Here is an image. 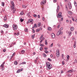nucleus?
<instances>
[{
  "label": "nucleus",
  "mask_w": 77,
  "mask_h": 77,
  "mask_svg": "<svg viewBox=\"0 0 77 77\" xmlns=\"http://www.w3.org/2000/svg\"><path fill=\"white\" fill-rule=\"evenodd\" d=\"M46 65L47 69L48 70H50L51 69L53 68L52 65L49 62H47L46 63Z\"/></svg>",
  "instance_id": "1"
},
{
  "label": "nucleus",
  "mask_w": 77,
  "mask_h": 77,
  "mask_svg": "<svg viewBox=\"0 0 77 77\" xmlns=\"http://www.w3.org/2000/svg\"><path fill=\"white\" fill-rule=\"evenodd\" d=\"M62 30H63V27L61 28L59 30L58 32L57 33V35H62V34L63 33V32H61V31H62Z\"/></svg>",
  "instance_id": "2"
},
{
  "label": "nucleus",
  "mask_w": 77,
  "mask_h": 77,
  "mask_svg": "<svg viewBox=\"0 0 77 77\" xmlns=\"http://www.w3.org/2000/svg\"><path fill=\"white\" fill-rule=\"evenodd\" d=\"M11 3L12 5L11 6V8H12V10H14V9H15V4H14V2L13 1L11 2Z\"/></svg>",
  "instance_id": "3"
},
{
  "label": "nucleus",
  "mask_w": 77,
  "mask_h": 77,
  "mask_svg": "<svg viewBox=\"0 0 77 77\" xmlns=\"http://www.w3.org/2000/svg\"><path fill=\"white\" fill-rule=\"evenodd\" d=\"M13 28L14 30H16L17 29V25L13 24Z\"/></svg>",
  "instance_id": "4"
},
{
  "label": "nucleus",
  "mask_w": 77,
  "mask_h": 77,
  "mask_svg": "<svg viewBox=\"0 0 77 77\" xmlns=\"http://www.w3.org/2000/svg\"><path fill=\"white\" fill-rule=\"evenodd\" d=\"M61 15H62V13L60 12L57 15V17L58 18L62 17V16H61Z\"/></svg>",
  "instance_id": "5"
},
{
  "label": "nucleus",
  "mask_w": 77,
  "mask_h": 77,
  "mask_svg": "<svg viewBox=\"0 0 77 77\" xmlns=\"http://www.w3.org/2000/svg\"><path fill=\"white\" fill-rule=\"evenodd\" d=\"M56 54L57 57H59L60 55V53L59 51V50H58V51H57V52H56Z\"/></svg>",
  "instance_id": "6"
},
{
  "label": "nucleus",
  "mask_w": 77,
  "mask_h": 77,
  "mask_svg": "<svg viewBox=\"0 0 77 77\" xmlns=\"http://www.w3.org/2000/svg\"><path fill=\"white\" fill-rule=\"evenodd\" d=\"M46 3V0H43V2H41V5L43 4V5H45Z\"/></svg>",
  "instance_id": "7"
},
{
  "label": "nucleus",
  "mask_w": 77,
  "mask_h": 77,
  "mask_svg": "<svg viewBox=\"0 0 77 77\" xmlns=\"http://www.w3.org/2000/svg\"><path fill=\"white\" fill-rule=\"evenodd\" d=\"M3 26L4 27H5L6 28H8V27H9V25L6 24H4Z\"/></svg>",
  "instance_id": "8"
},
{
  "label": "nucleus",
  "mask_w": 77,
  "mask_h": 77,
  "mask_svg": "<svg viewBox=\"0 0 77 77\" xmlns=\"http://www.w3.org/2000/svg\"><path fill=\"white\" fill-rule=\"evenodd\" d=\"M69 9H71L72 8V6L71 5V3H70L69 4Z\"/></svg>",
  "instance_id": "9"
},
{
  "label": "nucleus",
  "mask_w": 77,
  "mask_h": 77,
  "mask_svg": "<svg viewBox=\"0 0 77 77\" xmlns=\"http://www.w3.org/2000/svg\"><path fill=\"white\" fill-rule=\"evenodd\" d=\"M51 36H52V38H54L55 37V35H54V33H52Z\"/></svg>",
  "instance_id": "10"
},
{
  "label": "nucleus",
  "mask_w": 77,
  "mask_h": 77,
  "mask_svg": "<svg viewBox=\"0 0 77 77\" xmlns=\"http://www.w3.org/2000/svg\"><path fill=\"white\" fill-rule=\"evenodd\" d=\"M33 20L32 19H29L28 20L29 23H32V22H33Z\"/></svg>",
  "instance_id": "11"
},
{
  "label": "nucleus",
  "mask_w": 77,
  "mask_h": 77,
  "mask_svg": "<svg viewBox=\"0 0 77 77\" xmlns=\"http://www.w3.org/2000/svg\"><path fill=\"white\" fill-rule=\"evenodd\" d=\"M60 8L59 6L58 5L57 7V9L56 10L57 12H58V10H59Z\"/></svg>",
  "instance_id": "12"
},
{
  "label": "nucleus",
  "mask_w": 77,
  "mask_h": 77,
  "mask_svg": "<svg viewBox=\"0 0 77 77\" xmlns=\"http://www.w3.org/2000/svg\"><path fill=\"white\" fill-rule=\"evenodd\" d=\"M41 22H39L38 23V27H40L41 26Z\"/></svg>",
  "instance_id": "13"
},
{
  "label": "nucleus",
  "mask_w": 77,
  "mask_h": 77,
  "mask_svg": "<svg viewBox=\"0 0 77 77\" xmlns=\"http://www.w3.org/2000/svg\"><path fill=\"white\" fill-rule=\"evenodd\" d=\"M73 71V70L72 69H71V70H69L68 71H67V72H72Z\"/></svg>",
  "instance_id": "14"
},
{
  "label": "nucleus",
  "mask_w": 77,
  "mask_h": 77,
  "mask_svg": "<svg viewBox=\"0 0 77 77\" xmlns=\"http://www.w3.org/2000/svg\"><path fill=\"white\" fill-rule=\"evenodd\" d=\"M4 21H6L7 20V17L6 16L4 17Z\"/></svg>",
  "instance_id": "15"
},
{
  "label": "nucleus",
  "mask_w": 77,
  "mask_h": 77,
  "mask_svg": "<svg viewBox=\"0 0 77 77\" xmlns=\"http://www.w3.org/2000/svg\"><path fill=\"white\" fill-rule=\"evenodd\" d=\"M74 28L73 27H72L70 28L71 31H73V30H74Z\"/></svg>",
  "instance_id": "16"
},
{
  "label": "nucleus",
  "mask_w": 77,
  "mask_h": 77,
  "mask_svg": "<svg viewBox=\"0 0 77 77\" xmlns=\"http://www.w3.org/2000/svg\"><path fill=\"white\" fill-rule=\"evenodd\" d=\"M48 30H49V31H50V30H51V28L50 27H48Z\"/></svg>",
  "instance_id": "17"
},
{
  "label": "nucleus",
  "mask_w": 77,
  "mask_h": 77,
  "mask_svg": "<svg viewBox=\"0 0 77 77\" xmlns=\"http://www.w3.org/2000/svg\"><path fill=\"white\" fill-rule=\"evenodd\" d=\"M25 51L24 50H22L21 51V53H22V54H24V53H25Z\"/></svg>",
  "instance_id": "18"
},
{
  "label": "nucleus",
  "mask_w": 77,
  "mask_h": 77,
  "mask_svg": "<svg viewBox=\"0 0 77 77\" xmlns=\"http://www.w3.org/2000/svg\"><path fill=\"white\" fill-rule=\"evenodd\" d=\"M34 27H35V28L37 27V25L36 23H35L34 25Z\"/></svg>",
  "instance_id": "19"
},
{
  "label": "nucleus",
  "mask_w": 77,
  "mask_h": 77,
  "mask_svg": "<svg viewBox=\"0 0 77 77\" xmlns=\"http://www.w3.org/2000/svg\"><path fill=\"white\" fill-rule=\"evenodd\" d=\"M66 57H67V60H68L69 59V55H67L66 56Z\"/></svg>",
  "instance_id": "20"
},
{
  "label": "nucleus",
  "mask_w": 77,
  "mask_h": 77,
  "mask_svg": "<svg viewBox=\"0 0 77 77\" xmlns=\"http://www.w3.org/2000/svg\"><path fill=\"white\" fill-rule=\"evenodd\" d=\"M22 7L23 8H26V7H27V6H26V5H23V6H22Z\"/></svg>",
  "instance_id": "21"
},
{
  "label": "nucleus",
  "mask_w": 77,
  "mask_h": 77,
  "mask_svg": "<svg viewBox=\"0 0 77 77\" xmlns=\"http://www.w3.org/2000/svg\"><path fill=\"white\" fill-rule=\"evenodd\" d=\"M72 34V32H69V36H71V35Z\"/></svg>",
  "instance_id": "22"
},
{
  "label": "nucleus",
  "mask_w": 77,
  "mask_h": 77,
  "mask_svg": "<svg viewBox=\"0 0 77 77\" xmlns=\"http://www.w3.org/2000/svg\"><path fill=\"white\" fill-rule=\"evenodd\" d=\"M23 14H24V13L23 12V11H22L20 13V14L21 15H23Z\"/></svg>",
  "instance_id": "23"
},
{
  "label": "nucleus",
  "mask_w": 77,
  "mask_h": 77,
  "mask_svg": "<svg viewBox=\"0 0 77 77\" xmlns=\"http://www.w3.org/2000/svg\"><path fill=\"white\" fill-rule=\"evenodd\" d=\"M20 71H21L20 70V69H19L17 70V73H18V72H20Z\"/></svg>",
  "instance_id": "24"
},
{
  "label": "nucleus",
  "mask_w": 77,
  "mask_h": 77,
  "mask_svg": "<svg viewBox=\"0 0 77 77\" xmlns=\"http://www.w3.org/2000/svg\"><path fill=\"white\" fill-rule=\"evenodd\" d=\"M43 55L44 56V57H47V55L45 54H43Z\"/></svg>",
  "instance_id": "25"
},
{
  "label": "nucleus",
  "mask_w": 77,
  "mask_h": 77,
  "mask_svg": "<svg viewBox=\"0 0 77 77\" xmlns=\"http://www.w3.org/2000/svg\"><path fill=\"white\" fill-rule=\"evenodd\" d=\"M14 64H15V65H17V64H18V63L17 62V61H16L15 62H14Z\"/></svg>",
  "instance_id": "26"
},
{
  "label": "nucleus",
  "mask_w": 77,
  "mask_h": 77,
  "mask_svg": "<svg viewBox=\"0 0 77 77\" xmlns=\"http://www.w3.org/2000/svg\"><path fill=\"white\" fill-rule=\"evenodd\" d=\"M30 12H29L28 14V16L29 17H30Z\"/></svg>",
  "instance_id": "27"
},
{
  "label": "nucleus",
  "mask_w": 77,
  "mask_h": 77,
  "mask_svg": "<svg viewBox=\"0 0 77 77\" xmlns=\"http://www.w3.org/2000/svg\"><path fill=\"white\" fill-rule=\"evenodd\" d=\"M24 31H25V32H28V29H24Z\"/></svg>",
  "instance_id": "28"
},
{
  "label": "nucleus",
  "mask_w": 77,
  "mask_h": 77,
  "mask_svg": "<svg viewBox=\"0 0 77 77\" xmlns=\"http://www.w3.org/2000/svg\"><path fill=\"white\" fill-rule=\"evenodd\" d=\"M74 4L75 6H77V3H76V2H75V1L74 2Z\"/></svg>",
  "instance_id": "29"
},
{
  "label": "nucleus",
  "mask_w": 77,
  "mask_h": 77,
  "mask_svg": "<svg viewBox=\"0 0 77 77\" xmlns=\"http://www.w3.org/2000/svg\"><path fill=\"white\" fill-rule=\"evenodd\" d=\"M45 45H47V44H48L47 41V40H45Z\"/></svg>",
  "instance_id": "30"
},
{
  "label": "nucleus",
  "mask_w": 77,
  "mask_h": 77,
  "mask_svg": "<svg viewBox=\"0 0 77 77\" xmlns=\"http://www.w3.org/2000/svg\"><path fill=\"white\" fill-rule=\"evenodd\" d=\"M20 20L21 22H23V21H24V19H22V18H21Z\"/></svg>",
  "instance_id": "31"
},
{
  "label": "nucleus",
  "mask_w": 77,
  "mask_h": 77,
  "mask_svg": "<svg viewBox=\"0 0 77 77\" xmlns=\"http://www.w3.org/2000/svg\"><path fill=\"white\" fill-rule=\"evenodd\" d=\"M26 62H23L22 63V64H26Z\"/></svg>",
  "instance_id": "32"
},
{
  "label": "nucleus",
  "mask_w": 77,
  "mask_h": 77,
  "mask_svg": "<svg viewBox=\"0 0 77 77\" xmlns=\"http://www.w3.org/2000/svg\"><path fill=\"white\" fill-rule=\"evenodd\" d=\"M39 30H39V29H37L36 30V32H38L39 31Z\"/></svg>",
  "instance_id": "33"
},
{
  "label": "nucleus",
  "mask_w": 77,
  "mask_h": 77,
  "mask_svg": "<svg viewBox=\"0 0 77 77\" xmlns=\"http://www.w3.org/2000/svg\"><path fill=\"white\" fill-rule=\"evenodd\" d=\"M3 66H4V64L3 63H2V64L1 65V67H3Z\"/></svg>",
  "instance_id": "34"
},
{
  "label": "nucleus",
  "mask_w": 77,
  "mask_h": 77,
  "mask_svg": "<svg viewBox=\"0 0 77 77\" xmlns=\"http://www.w3.org/2000/svg\"><path fill=\"white\" fill-rule=\"evenodd\" d=\"M45 53H48V51L46 50L45 51Z\"/></svg>",
  "instance_id": "35"
},
{
  "label": "nucleus",
  "mask_w": 77,
  "mask_h": 77,
  "mask_svg": "<svg viewBox=\"0 0 77 77\" xmlns=\"http://www.w3.org/2000/svg\"><path fill=\"white\" fill-rule=\"evenodd\" d=\"M48 60H49V61H50V62L51 61V60L50 59V58H48Z\"/></svg>",
  "instance_id": "36"
},
{
  "label": "nucleus",
  "mask_w": 77,
  "mask_h": 77,
  "mask_svg": "<svg viewBox=\"0 0 77 77\" xmlns=\"http://www.w3.org/2000/svg\"><path fill=\"white\" fill-rule=\"evenodd\" d=\"M13 11V14H14L15 13V9L12 10Z\"/></svg>",
  "instance_id": "37"
},
{
  "label": "nucleus",
  "mask_w": 77,
  "mask_h": 77,
  "mask_svg": "<svg viewBox=\"0 0 77 77\" xmlns=\"http://www.w3.org/2000/svg\"><path fill=\"white\" fill-rule=\"evenodd\" d=\"M40 46H41V47H44V45L41 44H40Z\"/></svg>",
  "instance_id": "38"
},
{
  "label": "nucleus",
  "mask_w": 77,
  "mask_h": 77,
  "mask_svg": "<svg viewBox=\"0 0 77 77\" xmlns=\"http://www.w3.org/2000/svg\"><path fill=\"white\" fill-rule=\"evenodd\" d=\"M40 51H42V47H41L40 48Z\"/></svg>",
  "instance_id": "39"
},
{
  "label": "nucleus",
  "mask_w": 77,
  "mask_h": 77,
  "mask_svg": "<svg viewBox=\"0 0 77 77\" xmlns=\"http://www.w3.org/2000/svg\"><path fill=\"white\" fill-rule=\"evenodd\" d=\"M4 5H5V3H4V2H2V6H4Z\"/></svg>",
  "instance_id": "40"
},
{
  "label": "nucleus",
  "mask_w": 77,
  "mask_h": 77,
  "mask_svg": "<svg viewBox=\"0 0 77 77\" xmlns=\"http://www.w3.org/2000/svg\"><path fill=\"white\" fill-rule=\"evenodd\" d=\"M33 16L34 17H37V15H36V14H34Z\"/></svg>",
  "instance_id": "41"
},
{
  "label": "nucleus",
  "mask_w": 77,
  "mask_h": 77,
  "mask_svg": "<svg viewBox=\"0 0 77 77\" xmlns=\"http://www.w3.org/2000/svg\"><path fill=\"white\" fill-rule=\"evenodd\" d=\"M68 14H72V12H70V11H69Z\"/></svg>",
  "instance_id": "42"
},
{
  "label": "nucleus",
  "mask_w": 77,
  "mask_h": 77,
  "mask_svg": "<svg viewBox=\"0 0 77 77\" xmlns=\"http://www.w3.org/2000/svg\"><path fill=\"white\" fill-rule=\"evenodd\" d=\"M34 36H35V35H32V38L33 39V38H34Z\"/></svg>",
  "instance_id": "43"
},
{
  "label": "nucleus",
  "mask_w": 77,
  "mask_h": 77,
  "mask_svg": "<svg viewBox=\"0 0 77 77\" xmlns=\"http://www.w3.org/2000/svg\"><path fill=\"white\" fill-rule=\"evenodd\" d=\"M32 32L33 33H35V30L34 29H33L32 30Z\"/></svg>",
  "instance_id": "44"
},
{
  "label": "nucleus",
  "mask_w": 77,
  "mask_h": 77,
  "mask_svg": "<svg viewBox=\"0 0 77 77\" xmlns=\"http://www.w3.org/2000/svg\"><path fill=\"white\" fill-rule=\"evenodd\" d=\"M75 45H76V44H75V43L74 44V45L73 46V47H74V48H75Z\"/></svg>",
  "instance_id": "45"
},
{
  "label": "nucleus",
  "mask_w": 77,
  "mask_h": 77,
  "mask_svg": "<svg viewBox=\"0 0 77 77\" xmlns=\"http://www.w3.org/2000/svg\"><path fill=\"white\" fill-rule=\"evenodd\" d=\"M72 21H75V20H74V18L73 17L72 18Z\"/></svg>",
  "instance_id": "46"
},
{
  "label": "nucleus",
  "mask_w": 77,
  "mask_h": 77,
  "mask_svg": "<svg viewBox=\"0 0 77 77\" xmlns=\"http://www.w3.org/2000/svg\"><path fill=\"white\" fill-rule=\"evenodd\" d=\"M15 53L14 52V53H13V54L12 56H14V55H15Z\"/></svg>",
  "instance_id": "47"
},
{
  "label": "nucleus",
  "mask_w": 77,
  "mask_h": 77,
  "mask_svg": "<svg viewBox=\"0 0 77 77\" xmlns=\"http://www.w3.org/2000/svg\"><path fill=\"white\" fill-rule=\"evenodd\" d=\"M44 48H45V50H47L48 49V48H47L46 47H45Z\"/></svg>",
  "instance_id": "48"
},
{
  "label": "nucleus",
  "mask_w": 77,
  "mask_h": 77,
  "mask_svg": "<svg viewBox=\"0 0 77 77\" xmlns=\"http://www.w3.org/2000/svg\"><path fill=\"white\" fill-rule=\"evenodd\" d=\"M45 39V38L44 37H43L42 38V41H44Z\"/></svg>",
  "instance_id": "49"
},
{
  "label": "nucleus",
  "mask_w": 77,
  "mask_h": 77,
  "mask_svg": "<svg viewBox=\"0 0 77 77\" xmlns=\"http://www.w3.org/2000/svg\"><path fill=\"white\" fill-rule=\"evenodd\" d=\"M38 18H40V16L39 15H38Z\"/></svg>",
  "instance_id": "50"
},
{
  "label": "nucleus",
  "mask_w": 77,
  "mask_h": 77,
  "mask_svg": "<svg viewBox=\"0 0 77 77\" xmlns=\"http://www.w3.org/2000/svg\"><path fill=\"white\" fill-rule=\"evenodd\" d=\"M44 20H45L44 17H43L42 18V20H43V21H44Z\"/></svg>",
  "instance_id": "51"
},
{
  "label": "nucleus",
  "mask_w": 77,
  "mask_h": 77,
  "mask_svg": "<svg viewBox=\"0 0 77 77\" xmlns=\"http://www.w3.org/2000/svg\"><path fill=\"white\" fill-rule=\"evenodd\" d=\"M68 77H70L71 76V75L70 74H69L68 75Z\"/></svg>",
  "instance_id": "52"
},
{
  "label": "nucleus",
  "mask_w": 77,
  "mask_h": 77,
  "mask_svg": "<svg viewBox=\"0 0 77 77\" xmlns=\"http://www.w3.org/2000/svg\"><path fill=\"white\" fill-rule=\"evenodd\" d=\"M57 0H54V2L56 3V2Z\"/></svg>",
  "instance_id": "53"
},
{
  "label": "nucleus",
  "mask_w": 77,
  "mask_h": 77,
  "mask_svg": "<svg viewBox=\"0 0 77 77\" xmlns=\"http://www.w3.org/2000/svg\"><path fill=\"white\" fill-rule=\"evenodd\" d=\"M75 63H77V60H75Z\"/></svg>",
  "instance_id": "54"
},
{
  "label": "nucleus",
  "mask_w": 77,
  "mask_h": 77,
  "mask_svg": "<svg viewBox=\"0 0 77 77\" xmlns=\"http://www.w3.org/2000/svg\"><path fill=\"white\" fill-rule=\"evenodd\" d=\"M3 52H5L6 51V49H4L3 50Z\"/></svg>",
  "instance_id": "55"
},
{
  "label": "nucleus",
  "mask_w": 77,
  "mask_h": 77,
  "mask_svg": "<svg viewBox=\"0 0 77 77\" xmlns=\"http://www.w3.org/2000/svg\"><path fill=\"white\" fill-rule=\"evenodd\" d=\"M37 60H35V63H36V62H37Z\"/></svg>",
  "instance_id": "56"
},
{
  "label": "nucleus",
  "mask_w": 77,
  "mask_h": 77,
  "mask_svg": "<svg viewBox=\"0 0 77 77\" xmlns=\"http://www.w3.org/2000/svg\"><path fill=\"white\" fill-rule=\"evenodd\" d=\"M43 34L42 35H41V36L40 37L42 38V37H43Z\"/></svg>",
  "instance_id": "57"
},
{
  "label": "nucleus",
  "mask_w": 77,
  "mask_h": 77,
  "mask_svg": "<svg viewBox=\"0 0 77 77\" xmlns=\"http://www.w3.org/2000/svg\"><path fill=\"white\" fill-rule=\"evenodd\" d=\"M66 23H68V22H69V20H66Z\"/></svg>",
  "instance_id": "58"
},
{
  "label": "nucleus",
  "mask_w": 77,
  "mask_h": 77,
  "mask_svg": "<svg viewBox=\"0 0 77 77\" xmlns=\"http://www.w3.org/2000/svg\"><path fill=\"white\" fill-rule=\"evenodd\" d=\"M21 71H22L23 70V68L21 69L20 70Z\"/></svg>",
  "instance_id": "59"
},
{
  "label": "nucleus",
  "mask_w": 77,
  "mask_h": 77,
  "mask_svg": "<svg viewBox=\"0 0 77 77\" xmlns=\"http://www.w3.org/2000/svg\"><path fill=\"white\" fill-rule=\"evenodd\" d=\"M61 73L62 74L63 73V71L62 70H61Z\"/></svg>",
  "instance_id": "60"
},
{
  "label": "nucleus",
  "mask_w": 77,
  "mask_h": 77,
  "mask_svg": "<svg viewBox=\"0 0 77 77\" xmlns=\"http://www.w3.org/2000/svg\"><path fill=\"white\" fill-rule=\"evenodd\" d=\"M53 43H52L51 45V47H53Z\"/></svg>",
  "instance_id": "61"
},
{
  "label": "nucleus",
  "mask_w": 77,
  "mask_h": 77,
  "mask_svg": "<svg viewBox=\"0 0 77 77\" xmlns=\"http://www.w3.org/2000/svg\"><path fill=\"white\" fill-rule=\"evenodd\" d=\"M19 32H17V35L18 36V35H19Z\"/></svg>",
  "instance_id": "62"
},
{
  "label": "nucleus",
  "mask_w": 77,
  "mask_h": 77,
  "mask_svg": "<svg viewBox=\"0 0 77 77\" xmlns=\"http://www.w3.org/2000/svg\"><path fill=\"white\" fill-rule=\"evenodd\" d=\"M40 30H42V28H41V27H40L39 28Z\"/></svg>",
  "instance_id": "63"
},
{
  "label": "nucleus",
  "mask_w": 77,
  "mask_h": 77,
  "mask_svg": "<svg viewBox=\"0 0 77 77\" xmlns=\"http://www.w3.org/2000/svg\"><path fill=\"white\" fill-rule=\"evenodd\" d=\"M53 55H51V56H51V57H53Z\"/></svg>",
  "instance_id": "64"
}]
</instances>
